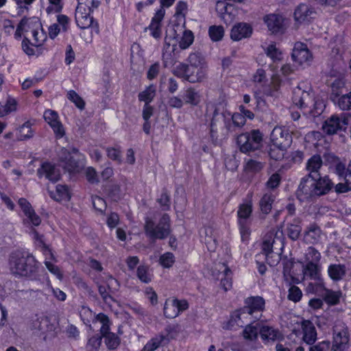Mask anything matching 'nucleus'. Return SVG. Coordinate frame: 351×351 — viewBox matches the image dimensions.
<instances>
[{
	"instance_id": "5701e85b",
	"label": "nucleus",
	"mask_w": 351,
	"mask_h": 351,
	"mask_svg": "<svg viewBox=\"0 0 351 351\" xmlns=\"http://www.w3.org/2000/svg\"><path fill=\"white\" fill-rule=\"evenodd\" d=\"M260 335L265 343L274 342L282 338V335L278 329L267 325H263L261 327Z\"/></svg>"
},
{
	"instance_id": "412c9836",
	"label": "nucleus",
	"mask_w": 351,
	"mask_h": 351,
	"mask_svg": "<svg viewBox=\"0 0 351 351\" xmlns=\"http://www.w3.org/2000/svg\"><path fill=\"white\" fill-rule=\"evenodd\" d=\"M322 165V157L318 154L313 155L306 162V169L308 171V174L306 176L314 179L319 178V171Z\"/></svg>"
},
{
	"instance_id": "ea45409f",
	"label": "nucleus",
	"mask_w": 351,
	"mask_h": 351,
	"mask_svg": "<svg viewBox=\"0 0 351 351\" xmlns=\"http://www.w3.org/2000/svg\"><path fill=\"white\" fill-rule=\"evenodd\" d=\"M342 293L340 291H334L330 289H326L324 295L325 302L330 305H335L339 302Z\"/></svg>"
},
{
	"instance_id": "f3484780",
	"label": "nucleus",
	"mask_w": 351,
	"mask_h": 351,
	"mask_svg": "<svg viewBox=\"0 0 351 351\" xmlns=\"http://www.w3.org/2000/svg\"><path fill=\"white\" fill-rule=\"evenodd\" d=\"M244 303V306L254 315L255 318H258L259 319L261 318L265 305V301L262 297H248L245 300Z\"/></svg>"
},
{
	"instance_id": "f704fd0d",
	"label": "nucleus",
	"mask_w": 351,
	"mask_h": 351,
	"mask_svg": "<svg viewBox=\"0 0 351 351\" xmlns=\"http://www.w3.org/2000/svg\"><path fill=\"white\" fill-rule=\"evenodd\" d=\"M50 196L57 202L69 201L71 197L68 187L61 184L56 186L55 192H50Z\"/></svg>"
},
{
	"instance_id": "9b49d317",
	"label": "nucleus",
	"mask_w": 351,
	"mask_h": 351,
	"mask_svg": "<svg viewBox=\"0 0 351 351\" xmlns=\"http://www.w3.org/2000/svg\"><path fill=\"white\" fill-rule=\"evenodd\" d=\"M349 341L347 327L343 322L337 323L333 328L332 349L335 351L343 350Z\"/></svg>"
},
{
	"instance_id": "79ce46f5",
	"label": "nucleus",
	"mask_w": 351,
	"mask_h": 351,
	"mask_svg": "<svg viewBox=\"0 0 351 351\" xmlns=\"http://www.w3.org/2000/svg\"><path fill=\"white\" fill-rule=\"evenodd\" d=\"M97 320L101 324L100 328V332L101 338L105 337L108 334H111L110 332V320L107 315L103 313H99L97 315Z\"/></svg>"
},
{
	"instance_id": "39448f33",
	"label": "nucleus",
	"mask_w": 351,
	"mask_h": 351,
	"mask_svg": "<svg viewBox=\"0 0 351 351\" xmlns=\"http://www.w3.org/2000/svg\"><path fill=\"white\" fill-rule=\"evenodd\" d=\"M144 230L146 236L152 241L165 239L171 233L170 217L169 215L164 214L157 225H155L154 221L151 218L146 217Z\"/></svg>"
},
{
	"instance_id": "4be33fe9",
	"label": "nucleus",
	"mask_w": 351,
	"mask_h": 351,
	"mask_svg": "<svg viewBox=\"0 0 351 351\" xmlns=\"http://www.w3.org/2000/svg\"><path fill=\"white\" fill-rule=\"evenodd\" d=\"M252 33V28L250 25L245 23H239L232 28L230 37L233 40L239 41L243 38L250 37Z\"/></svg>"
},
{
	"instance_id": "7ed1b4c3",
	"label": "nucleus",
	"mask_w": 351,
	"mask_h": 351,
	"mask_svg": "<svg viewBox=\"0 0 351 351\" xmlns=\"http://www.w3.org/2000/svg\"><path fill=\"white\" fill-rule=\"evenodd\" d=\"M9 266L13 274L20 276L29 277L38 271L35 258L27 252L19 250L10 254Z\"/></svg>"
},
{
	"instance_id": "4c0bfd02",
	"label": "nucleus",
	"mask_w": 351,
	"mask_h": 351,
	"mask_svg": "<svg viewBox=\"0 0 351 351\" xmlns=\"http://www.w3.org/2000/svg\"><path fill=\"white\" fill-rule=\"evenodd\" d=\"M45 40V35L40 28L30 33V38L27 40L32 47H39L43 45Z\"/></svg>"
},
{
	"instance_id": "f8f14e48",
	"label": "nucleus",
	"mask_w": 351,
	"mask_h": 351,
	"mask_svg": "<svg viewBox=\"0 0 351 351\" xmlns=\"http://www.w3.org/2000/svg\"><path fill=\"white\" fill-rule=\"evenodd\" d=\"M271 140L275 147L284 151L290 146L292 136L287 129L275 127L271 133Z\"/></svg>"
},
{
	"instance_id": "4468645a",
	"label": "nucleus",
	"mask_w": 351,
	"mask_h": 351,
	"mask_svg": "<svg viewBox=\"0 0 351 351\" xmlns=\"http://www.w3.org/2000/svg\"><path fill=\"white\" fill-rule=\"evenodd\" d=\"M41 23L37 18L32 19H23L19 23L14 34L16 38H21L23 33H25V40L30 38V33H32L35 29L41 28Z\"/></svg>"
},
{
	"instance_id": "4d7b16f0",
	"label": "nucleus",
	"mask_w": 351,
	"mask_h": 351,
	"mask_svg": "<svg viewBox=\"0 0 351 351\" xmlns=\"http://www.w3.org/2000/svg\"><path fill=\"white\" fill-rule=\"evenodd\" d=\"M263 163L253 159H249L245 164V171L249 172L256 173L263 168Z\"/></svg>"
},
{
	"instance_id": "a211bd4d",
	"label": "nucleus",
	"mask_w": 351,
	"mask_h": 351,
	"mask_svg": "<svg viewBox=\"0 0 351 351\" xmlns=\"http://www.w3.org/2000/svg\"><path fill=\"white\" fill-rule=\"evenodd\" d=\"M217 10L219 12L221 19L226 24L231 23L238 13L234 5L223 1H217Z\"/></svg>"
},
{
	"instance_id": "f257e3e1",
	"label": "nucleus",
	"mask_w": 351,
	"mask_h": 351,
	"mask_svg": "<svg viewBox=\"0 0 351 351\" xmlns=\"http://www.w3.org/2000/svg\"><path fill=\"white\" fill-rule=\"evenodd\" d=\"M245 123L246 119L241 113L236 112L232 114L226 110L220 112L215 108L210 124L211 136H214L219 130L221 131L223 134L228 135L241 128Z\"/></svg>"
},
{
	"instance_id": "9d476101",
	"label": "nucleus",
	"mask_w": 351,
	"mask_h": 351,
	"mask_svg": "<svg viewBox=\"0 0 351 351\" xmlns=\"http://www.w3.org/2000/svg\"><path fill=\"white\" fill-rule=\"evenodd\" d=\"M174 74L184 77L189 82L195 83L201 82L204 79L206 76V70L186 66V64H180L176 67Z\"/></svg>"
},
{
	"instance_id": "b1692460",
	"label": "nucleus",
	"mask_w": 351,
	"mask_h": 351,
	"mask_svg": "<svg viewBox=\"0 0 351 351\" xmlns=\"http://www.w3.org/2000/svg\"><path fill=\"white\" fill-rule=\"evenodd\" d=\"M59 159L63 163L64 168L69 172L75 171L78 168L77 160L65 148L61 149L59 153Z\"/></svg>"
},
{
	"instance_id": "f03ea898",
	"label": "nucleus",
	"mask_w": 351,
	"mask_h": 351,
	"mask_svg": "<svg viewBox=\"0 0 351 351\" xmlns=\"http://www.w3.org/2000/svg\"><path fill=\"white\" fill-rule=\"evenodd\" d=\"M293 102L304 111L313 117L317 116L323 111V103L315 100L311 88L304 82H301L293 90Z\"/></svg>"
},
{
	"instance_id": "0e129e2a",
	"label": "nucleus",
	"mask_w": 351,
	"mask_h": 351,
	"mask_svg": "<svg viewBox=\"0 0 351 351\" xmlns=\"http://www.w3.org/2000/svg\"><path fill=\"white\" fill-rule=\"evenodd\" d=\"M158 202L164 210H168L170 208V197L166 191L162 193L160 197L158 199Z\"/></svg>"
},
{
	"instance_id": "5fc2aeb1",
	"label": "nucleus",
	"mask_w": 351,
	"mask_h": 351,
	"mask_svg": "<svg viewBox=\"0 0 351 351\" xmlns=\"http://www.w3.org/2000/svg\"><path fill=\"white\" fill-rule=\"evenodd\" d=\"M67 98L75 104V105L80 108L83 110L85 107V102L81 97L74 90H69L67 93Z\"/></svg>"
},
{
	"instance_id": "69168bd1",
	"label": "nucleus",
	"mask_w": 351,
	"mask_h": 351,
	"mask_svg": "<svg viewBox=\"0 0 351 351\" xmlns=\"http://www.w3.org/2000/svg\"><path fill=\"white\" fill-rule=\"evenodd\" d=\"M330 348V341H323L310 346L309 351H328Z\"/></svg>"
},
{
	"instance_id": "7c9ffc66",
	"label": "nucleus",
	"mask_w": 351,
	"mask_h": 351,
	"mask_svg": "<svg viewBox=\"0 0 351 351\" xmlns=\"http://www.w3.org/2000/svg\"><path fill=\"white\" fill-rule=\"evenodd\" d=\"M186 66L193 67L202 70H206V62L204 58L199 53H191L188 58Z\"/></svg>"
},
{
	"instance_id": "de8ad7c7",
	"label": "nucleus",
	"mask_w": 351,
	"mask_h": 351,
	"mask_svg": "<svg viewBox=\"0 0 351 351\" xmlns=\"http://www.w3.org/2000/svg\"><path fill=\"white\" fill-rule=\"evenodd\" d=\"M321 254L313 247H309L305 254V261L307 263H319Z\"/></svg>"
},
{
	"instance_id": "09e8293b",
	"label": "nucleus",
	"mask_w": 351,
	"mask_h": 351,
	"mask_svg": "<svg viewBox=\"0 0 351 351\" xmlns=\"http://www.w3.org/2000/svg\"><path fill=\"white\" fill-rule=\"evenodd\" d=\"M176 261L175 256L171 252H166L159 258V263L165 268H170Z\"/></svg>"
},
{
	"instance_id": "e433bc0d",
	"label": "nucleus",
	"mask_w": 351,
	"mask_h": 351,
	"mask_svg": "<svg viewBox=\"0 0 351 351\" xmlns=\"http://www.w3.org/2000/svg\"><path fill=\"white\" fill-rule=\"evenodd\" d=\"M274 196L271 193H266L260 200V208L262 213L268 214L272 207Z\"/></svg>"
},
{
	"instance_id": "052dcab7",
	"label": "nucleus",
	"mask_w": 351,
	"mask_h": 351,
	"mask_svg": "<svg viewBox=\"0 0 351 351\" xmlns=\"http://www.w3.org/2000/svg\"><path fill=\"white\" fill-rule=\"evenodd\" d=\"M302 296V293L299 287L293 285L289 289L288 299L294 302H297L300 300Z\"/></svg>"
},
{
	"instance_id": "603ef678",
	"label": "nucleus",
	"mask_w": 351,
	"mask_h": 351,
	"mask_svg": "<svg viewBox=\"0 0 351 351\" xmlns=\"http://www.w3.org/2000/svg\"><path fill=\"white\" fill-rule=\"evenodd\" d=\"M105 343L110 350L116 349L120 344V338L114 333L107 335L105 337Z\"/></svg>"
},
{
	"instance_id": "423d86ee",
	"label": "nucleus",
	"mask_w": 351,
	"mask_h": 351,
	"mask_svg": "<svg viewBox=\"0 0 351 351\" xmlns=\"http://www.w3.org/2000/svg\"><path fill=\"white\" fill-rule=\"evenodd\" d=\"M263 134L259 130H252L249 132L239 134L237 138L239 149L243 153H248L259 149L263 146Z\"/></svg>"
},
{
	"instance_id": "bf43d9fd",
	"label": "nucleus",
	"mask_w": 351,
	"mask_h": 351,
	"mask_svg": "<svg viewBox=\"0 0 351 351\" xmlns=\"http://www.w3.org/2000/svg\"><path fill=\"white\" fill-rule=\"evenodd\" d=\"M338 106L343 110L351 109V91L339 99Z\"/></svg>"
},
{
	"instance_id": "58836bf2",
	"label": "nucleus",
	"mask_w": 351,
	"mask_h": 351,
	"mask_svg": "<svg viewBox=\"0 0 351 351\" xmlns=\"http://www.w3.org/2000/svg\"><path fill=\"white\" fill-rule=\"evenodd\" d=\"M184 99L186 104L197 106L200 102V95L194 88H190L186 90Z\"/></svg>"
},
{
	"instance_id": "8fccbe9b",
	"label": "nucleus",
	"mask_w": 351,
	"mask_h": 351,
	"mask_svg": "<svg viewBox=\"0 0 351 351\" xmlns=\"http://www.w3.org/2000/svg\"><path fill=\"white\" fill-rule=\"evenodd\" d=\"M193 34L190 30H185L183 32L182 36L179 42V47L182 49L188 48L193 42Z\"/></svg>"
},
{
	"instance_id": "2eb2a0df",
	"label": "nucleus",
	"mask_w": 351,
	"mask_h": 351,
	"mask_svg": "<svg viewBox=\"0 0 351 351\" xmlns=\"http://www.w3.org/2000/svg\"><path fill=\"white\" fill-rule=\"evenodd\" d=\"M44 119L46 122L51 126L56 135V137L60 138L65 134L64 127L59 121L58 113L52 110H47L44 112Z\"/></svg>"
},
{
	"instance_id": "a878e982",
	"label": "nucleus",
	"mask_w": 351,
	"mask_h": 351,
	"mask_svg": "<svg viewBox=\"0 0 351 351\" xmlns=\"http://www.w3.org/2000/svg\"><path fill=\"white\" fill-rule=\"evenodd\" d=\"M315 188L317 197L328 193L333 187L332 182L327 176L324 177L319 176V178L315 179Z\"/></svg>"
},
{
	"instance_id": "338daca9",
	"label": "nucleus",
	"mask_w": 351,
	"mask_h": 351,
	"mask_svg": "<svg viewBox=\"0 0 351 351\" xmlns=\"http://www.w3.org/2000/svg\"><path fill=\"white\" fill-rule=\"evenodd\" d=\"M345 183H339L335 186V191L337 193H343L351 190V180L346 178Z\"/></svg>"
},
{
	"instance_id": "c756f323",
	"label": "nucleus",
	"mask_w": 351,
	"mask_h": 351,
	"mask_svg": "<svg viewBox=\"0 0 351 351\" xmlns=\"http://www.w3.org/2000/svg\"><path fill=\"white\" fill-rule=\"evenodd\" d=\"M322 231L315 224H311L304 233V240L308 243H317L321 237Z\"/></svg>"
},
{
	"instance_id": "37998d69",
	"label": "nucleus",
	"mask_w": 351,
	"mask_h": 351,
	"mask_svg": "<svg viewBox=\"0 0 351 351\" xmlns=\"http://www.w3.org/2000/svg\"><path fill=\"white\" fill-rule=\"evenodd\" d=\"M34 132L31 128V124L29 121H27L19 128L17 139L19 141H25L32 138Z\"/></svg>"
},
{
	"instance_id": "72a5a7b5",
	"label": "nucleus",
	"mask_w": 351,
	"mask_h": 351,
	"mask_svg": "<svg viewBox=\"0 0 351 351\" xmlns=\"http://www.w3.org/2000/svg\"><path fill=\"white\" fill-rule=\"evenodd\" d=\"M303 273L304 276L308 277L310 279L319 280L320 266L319 263H307L303 267Z\"/></svg>"
},
{
	"instance_id": "ddd939ff",
	"label": "nucleus",
	"mask_w": 351,
	"mask_h": 351,
	"mask_svg": "<svg viewBox=\"0 0 351 351\" xmlns=\"http://www.w3.org/2000/svg\"><path fill=\"white\" fill-rule=\"evenodd\" d=\"M188 308L189 303L186 300L168 299L165 303L164 314L167 318H175Z\"/></svg>"
},
{
	"instance_id": "3c124183",
	"label": "nucleus",
	"mask_w": 351,
	"mask_h": 351,
	"mask_svg": "<svg viewBox=\"0 0 351 351\" xmlns=\"http://www.w3.org/2000/svg\"><path fill=\"white\" fill-rule=\"evenodd\" d=\"M136 275L138 278L144 283H148L152 280V275L149 272L147 266L140 265L137 268Z\"/></svg>"
},
{
	"instance_id": "c9c22d12",
	"label": "nucleus",
	"mask_w": 351,
	"mask_h": 351,
	"mask_svg": "<svg viewBox=\"0 0 351 351\" xmlns=\"http://www.w3.org/2000/svg\"><path fill=\"white\" fill-rule=\"evenodd\" d=\"M328 272L329 276L333 280H339L346 274V267L340 264L330 265L328 267Z\"/></svg>"
},
{
	"instance_id": "49530a36",
	"label": "nucleus",
	"mask_w": 351,
	"mask_h": 351,
	"mask_svg": "<svg viewBox=\"0 0 351 351\" xmlns=\"http://www.w3.org/2000/svg\"><path fill=\"white\" fill-rule=\"evenodd\" d=\"M301 231L302 227L298 221H294L293 223H290L287 227V234L293 241L299 238Z\"/></svg>"
},
{
	"instance_id": "0eeeda50",
	"label": "nucleus",
	"mask_w": 351,
	"mask_h": 351,
	"mask_svg": "<svg viewBox=\"0 0 351 351\" xmlns=\"http://www.w3.org/2000/svg\"><path fill=\"white\" fill-rule=\"evenodd\" d=\"M34 239L36 241V243L38 247H40L41 252L46 256L45 261V265L47 269L53 275H55L59 280L63 278V274L61 272L60 268L47 261V259L55 260L54 255L49 246L46 245L43 240V235L39 234L35 230H33Z\"/></svg>"
},
{
	"instance_id": "6e6d98bb",
	"label": "nucleus",
	"mask_w": 351,
	"mask_h": 351,
	"mask_svg": "<svg viewBox=\"0 0 351 351\" xmlns=\"http://www.w3.org/2000/svg\"><path fill=\"white\" fill-rule=\"evenodd\" d=\"M101 337L96 335L90 337L86 344L87 351H97L101 343Z\"/></svg>"
},
{
	"instance_id": "c03bdc74",
	"label": "nucleus",
	"mask_w": 351,
	"mask_h": 351,
	"mask_svg": "<svg viewBox=\"0 0 351 351\" xmlns=\"http://www.w3.org/2000/svg\"><path fill=\"white\" fill-rule=\"evenodd\" d=\"M156 95V88L153 85L148 86L145 90L138 94V99L149 104Z\"/></svg>"
},
{
	"instance_id": "bb28decb",
	"label": "nucleus",
	"mask_w": 351,
	"mask_h": 351,
	"mask_svg": "<svg viewBox=\"0 0 351 351\" xmlns=\"http://www.w3.org/2000/svg\"><path fill=\"white\" fill-rule=\"evenodd\" d=\"M303 330V340L308 345H311L315 343L317 339V332L315 326L308 320L302 322V324Z\"/></svg>"
},
{
	"instance_id": "774afa93",
	"label": "nucleus",
	"mask_w": 351,
	"mask_h": 351,
	"mask_svg": "<svg viewBox=\"0 0 351 351\" xmlns=\"http://www.w3.org/2000/svg\"><path fill=\"white\" fill-rule=\"evenodd\" d=\"M280 176L276 173H274L269 177V180L266 182V186L269 189H274L280 184Z\"/></svg>"
},
{
	"instance_id": "aec40b11",
	"label": "nucleus",
	"mask_w": 351,
	"mask_h": 351,
	"mask_svg": "<svg viewBox=\"0 0 351 351\" xmlns=\"http://www.w3.org/2000/svg\"><path fill=\"white\" fill-rule=\"evenodd\" d=\"M232 317L237 324L241 326L243 324L249 325L259 320L258 318H255L254 315L245 306L234 312Z\"/></svg>"
},
{
	"instance_id": "393cba45",
	"label": "nucleus",
	"mask_w": 351,
	"mask_h": 351,
	"mask_svg": "<svg viewBox=\"0 0 351 351\" xmlns=\"http://www.w3.org/2000/svg\"><path fill=\"white\" fill-rule=\"evenodd\" d=\"M40 177L45 176L51 182H57L60 174L55 166L49 162H44L37 171Z\"/></svg>"
},
{
	"instance_id": "473e14b6",
	"label": "nucleus",
	"mask_w": 351,
	"mask_h": 351,
	"mask_svg": "<svg viewBox=\"0 0 351 351\" xmlns=\"http://www.w3.org/2000/svg\"><path fill=\"white\" fill-rule=\"evenodd\" d=\"M252 213V205L251 202L242 204L237 210L238 223H249L248 219Z\"/></svg>"
},
{
	"instance_id": "680f3d73",
	"label": "nucleus",
	"mask_w": 351,
	"mask_h": 351,
	"mask_svg": "<svg viewBox=\"0 0 351 351\" xmlns=\"http://www.w3.org/2000/svg\"><path fill=\"white\" fill-rule=\"evenodd\" d=\"M267 56L271 58L273 60H279L281 59V52L276 48L274 44L269 45L265 50Z\"/></svg>"
},
{
	"instance_id": "dca6fc26",
	"label": "nucleus",
	"mask_w": 351,
	"mask_h": 351,
	"mask_svg": "<svg viewBox=\"0 0 351 351\" xmlns=\"http://www.w3.org/2000/svg\"><path fill=\"white\" fill-rule=\"evenodd\" d=\"M293 61L302 65L308 63L313 59V56L306 44L298 42L295 44L292 52Z\"/></svg>"
},
{
	"instance_id": "a19ab883",
	"label": "nucleus",
	"mask_w": 351,
	"mask_h": 351,
	"mask_svg": "<svg viewBox=\"0 0 351 351\" xmlns=\"http://www.w3.org/2000/svg\"><path fill=\"white\" fill-rule=\"evenodd\" d=\"M165 339L162 335H157L151 339L143 347L141 351H154L158 348Z\"/></svg>"
},
{
	"instance_id": "a18cd8bd",
	"label": "nucleus",
	"mask_w": 351,
	"mask_h": 351,
	"mask_svg": "<svg viewBox=\"0 0 351 351\" xmlns=\"http://www.w3.org/2000/svg\"><path fill=\"white\" fill-rule=\"evenodd\" d=\"M208 34L213 41H219L223 37L224 29L221 25H213L209 27Z\"/></svg>"
},
{
	"instance_id": "cd10ccee",
	"label": "nucleus",
	"mask_w": 351,
	"mask_h": 351,
	"mask_svg": "<svg viewBox=\"0 0 351 351\" xmlns=\"http://www.w3.org/2000/svg\"><path fill=\"white\" fill-rule=\"evenodd\" d=\"M266 23L269 31L272 33L279 32L282 27L283 19L278 14H269L265 16Z\"/></svg>"
},
{
	"instance_id": "2f4dec72",
	"label": "nucleus",
	"mask_w": 351,
	"mask_h": 351,
	"mask_svg": "<svg viewBox=\"0 0 351 351\" xmlns=\"http://www.w3.org/2000/svg\"><path fill=\"white\" fill-rule=\"evenodd\" d=\"M313 13L314 12L313 10L311 9L307 5L300 4L295 10V19L299 22L308 21Z\"/></svg>"
},
{
	"instance_id": "1a4fd4ad",
	"label": "nucleus",
	"mask_w": 351,
	"mask_h": 351,
	"mask_svg": "<svg viewBox=\"0 0 351 351\" xmlns=\"http://www.w3.org/2000/svg\"><path fill=\"white\" fill-rule=\"evenodd\" d=\"M348 121L346 114H333L324 121L322 130L327 134H335L339 131H344L348 124Z\"/></svg>"
},
{
	"instance_id": "864d4df0",
	"label": "nucleus",
	"mask_w": 351,
	"mask_h": 351,
	"mask_svg": "<svg viewBox=\"0 0 351 351\" xmlns=\"http://www.w3.org/2000/svg\"><path fill=\"white\" fill-rule=\"evenodd\" d=\"M243 337L247 340H254L258 337V329L255 326H252V324L246 325L245 329L243 331Z\"/></svg>"
},
{
	"instance_id": "6e6552de",
	"label": "nucleus",
	"mask_w": 351,
	"mask_h": 351,
	"mask_svg": "<svg viewBox=\"0 0 351 351\" xmlns=\"http://www.w3.org/2000/svg\"><path fill=\"white\" fill-rule=\"evenodd\" d=\"M314 178L305 176L299 184L296 191V196L300 202H307L317 197L315 188Z\"/></svg>"
},
{
	"instance_id": "6ab92c4d",
	"label": "nucleus",
	"mask_w": 351,
	"mask_h": 351,
	"mask_svg": "<svg viewBox=\"0 0 351 351\" xmlns=\"http://www.w3.org/2000/svg\"><path fill=\"white\" fill-rule=\"evenodd\" d=\"M165 14V9L160 8L152 19V21L147 29L150 32V34L155 38L158 39L162 35V21Z\"/></svg>"
},
{
	"instance_id": "c85d7f7f",
	"label": "nucleus",
	"mask_w": 351,
	"mask_h": 351,
	"mask_svg": "<svg viewBox=\"0 0 351 351\" xmlns=\"http://www.w3.org/2000/svg\"><path fill=\"white\" fill-rule=\"evenodd\" d=\"M217 267L219 269H222V276L223 277L221 278V286L224 289L225 291L230 289L232 287V271L228 268V267L225 264H218Z\"/></svg>"
},
{
	"instance_id": "13d9d810",
	"label": "nucleus",
	"mask_w": 351,
	"mask_h": 351,
	"mask_svg": "<svg viewBox=\"0 0 351 351\" xmlns=\"http://www.w3.org/2000/svg\"><path fill=\"white\" fill-rule=\"evenodd\" d=\"M280 84L281 81L278 77H273L271 83V88L267 90L266 94L271 97H278Z\"/></svg>"
},
{
	"instance_id": "e2e57ef3",
	"label": "nucleus",
	"mask_w": 351,
	"mask_h": 351,
	"mask_svg": "<svg viewBox=\"0 0 351 351\" xmlns=\"http://www.w3.org/2000/svg\"><path fill=\"white\" fill-rule=\"evenodd\" d=\"M92 202L94 208L97 210L103 213L106 210V204L103 198L99 196H95L92 197Z\"/></svg>"
},
{
	"instance_id": "20e7f679",
	"label": "nucleus",
	"mask_w": 351,
	"mask_h": 351,
	"mask_svg": "<svg viewBox=\"0 0 351 351\" xmlns=\"http://www.w3.org/2000/svg\"><path fill=\"white\" fill-rule=\"evenodd\" d=\"M100 5L99 0H78V5L75 10V21L78 27L86 29L91 27L97 34H99V25L94 23L90 13Z\"/></svg>"
}]
</instances>
